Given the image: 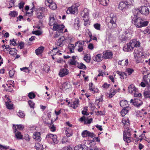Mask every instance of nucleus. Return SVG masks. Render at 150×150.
<instances>
[{
  "mask_svg": "<svg viewBox=\"0 0 150 150\" xmlns=\"http://www.w3.org/2000/svg\"><path fill=\"white\" fill-rule=\"evenodd\" d=\"M90 11L87 8H85V26L90 25L89 13Z\"/></svg>",
  "mask_w": 150,
  "mask_h": 150,
  "instance_id": "obj_11",
  "label": "nucleus"
},
{
  "mask_svg": "<svg viewBox=\"0 0 150 150\" xmlns=\"http://www.w3.org/2000/svg\"><path fill=\"white\" fill-rule=\"evenodd\" d=\"M57 21V20L55 19L53 16H51L49 18V24L50 26H54L56 23H57L56 22Z\"/></svg>",
  "mask_w": 150,
  "mask_h": 150,
  "instance_id": "obj_19",
  "label": "nucleus"
},
{
  "mask_svg": "<svg viewBox=\"0 0 150 150\" xmlns=\"http://www.w3.org/2000/svg\"><path fill=\"white\" fill-rule=\"evenodd\" d=\"M129 108V107H127L126 108L125 107L123 109L121 112V114L122 117L125 116L128 112L129 110L128 109Z\"/></svg>",
  "mask_w": 150,
  "mask_h": 150,
  "instance_id": "obj_26",
  "label": "nucleus"
},
{
  "mask_svg": "<svg viewBox=\"0 0 150 150\" xmlns=\"http://www.w3.org/2000/svg\"><path fill=\"white\" fill-rule=\"evenodd\" d=\"M64 27L63 25L59 24L57 23L53 26V29L54 30L60 31L62 33H63V29Z\"/></svg>",
  "mask_w": 150,
  "mask_h": 150,
  "instance_id": "obj_8",
  "label": "nucleus"
},
{
  "mask_svg": "<svg viewBox=\"0 0 150 150\" xmlns=\"http://www.w3.org/2000/svg\"><path fill=\"white\" fill-rule=\"evenodd\" d=\"M6 105L7 108L9 109H11L13 108V105L11 103L10 100L8 99L7 102H6Z\"/></svg>",
  "mask_w": 150,
  "mask_h": 150,
  "instance_id": "obj_27",
  "label": "nucleus"
},
{
  "mask_svg": "<svg viewBox=\"0 0 150 150\" xmlns=\"http://www.w3.org/2000/svg\"><path fill=\"white\" fill-rule=\"evenodd\" d=\"M103 57L105 59L111 58L113 56L112 52L109 51H106L103 53Z\"/></svg>",
  "mask_w": 150,
  "mask_h": 150,
  "instance_id": "obj_13",
  "label": "nucleus"
},
{
  "mask_svg": "<svg viewBox=\"0 0 150 150\" xmlns=\"http://www.w3.org/2000/svg\"><path fill=\"white\" fill-rule=\"evenodd\" d=\"M93 138L95 136L93 132H91L87 130H85V136Z\"/></svg>",
  "mask_w": 150,
  "mask_h": 150,
  "instance_id": "obj_33",
  "label": "nucleus"
},
{
  "mask_svg": "<svg viewBox=\"0 0 150 150\" xmlns=\"http://www.w3.org/2000/svg\"><path fill=\"white\" fill-rule=\"evenodd\" d=\"M8 51H9V54L11 55L16 54L17 53V50L15 48H10Z\"/></svg>",
  "mask_w": 150,
  "mask_h": 150,
  "instance_id": "obj_36",
  "label": "nucleus"
},
{
  "mask_svg": "<svg viewBox=\"0 0 150 150\" xmlns=\"http://www.w3.org/2000/svg\"><path fill=\"white\" fill-rule=\"evenodd\" d=\"M132 95H133L134 97H140L142 96L141 94L140 93H139L138 91V89L135 91Z\"/></svg>",
  "mask_w": 150,
  "mask_h": 150,
  "instance_id": "obj_47",
  "label": "nucleus"
},
{
  "mask_svg": "<svg viewBox=\"0 0 150 150\" xmlns=\"http://www.w3.org/2000/svg\"><path fill=\"white\" fill-rule=\"evenodd\" d=\"M40 134L39 132H36L34 134L33 138L38 141H40L41 140L40 137Z\"/></svg>",
  "mask_w": 150,
  "mask_h": 150,
  "instance_id": "obj_23",
  "label": "nucleus"
},
{
  "mask_svg": "<svg viewBox=\"0 0 150 150\" xmlns=\"http://www.w3.org/2000/svg\"><path fill=\"white\" fill-rule=\"evenodd\" d=\"M148 78H150V74H147L146 75H144L143 77V80L145 83H148Z\"/></svg>",
  "mask_w": 150,
  "mask_h": 150,
  "instance_id": "obj_35",
  "label": "nucleus"
},
{
  "mask_svg": "<svg viewBox=\"0 0 150 150\" xmlns=\"http://www.w3.org/2000/svg\"><path fill=\"white\" fill-rule=\"evenodd\" d=\"M74 45L73 44H69L68 45V48L69 50L70 51L71 53H73L74 52Z\"/></svg>",
  "mask_w": 150,
  "mask_h": 150,
  "instance_id": "obj_42",
  "label": "nucleus"
},
{
  "mask_svg": "<svg viewBox=\"0 0 150 150\" xmlns=\"http://www.w3.org/2000/svg\"><path fill=\"white\" fill-rule=\"evenodd\" d=\"M8 148V146H3L0 144V150H6Z\"/></svg>",
  "mask_w": 150,
  "mask_h": 150,
  "instance_id": "obj_61",
  "label": "nucleus"
},
{
  "mask_svg": "<svg viewBox=\"0 0 150 150\" xmlns=\"http://www.w3.org/2000/svg\"><path fill=\"white\" fill-rule=\"evenodd\" d=\"M79 100H77L73 102L72 104H71V107L75 109L79 105Z\"/></svg>",
  "mask_w": 150,
  "mask_h": 150,
  "instance_id": "obj_40",
  "label": "nucleus"
},
{
  "mask_svg": "<svg viewBox=\"0 0 150 150\" xmlns=\"http://www.w3.org/2000/svg\"><path fill=\"white\" fill-rule=\"evenodd\" d=\"M103 58V57L101 54H98L93 59L94 61L99 62L102 60Z\"/></svg>",
  "mask_w": 150,
  "mask_h": 150,
  "instance_id": "obj_25",
  "label": "nucleus"
},
{
  "mask_svg": "<svg viewBox=\"0 0 150 150\" xmlns=\"http://www.w3.org/2000/svg\"><path fill=\"white\" fill-rule=\"evenodd\" d=\"M129 4L126 1H122L119 4L118 8L122 11H125L127 8Z\"/></svg>",
  "mask_w": 150,
  "mask_h": 150,
  "instance_id": "obj_7",
  "label": "nucleus"
},
{
  "mask_svg": "<svg viewBox=\"0 0 150 150\" xmlns=\"http://www.w3.org/2000/svg\"><path fill=\"white\" fill-rule=\"evenodd\" d=\"M48 137H53L52 140L53 142L55 144H57L58 142V141L57 139V137L56 135H50L48 136Z\"/></svg>",
  "mask_w": 150,
  "mask_h": 150,
  "instance_id": "obj_30",
  "label": "nucleus"
},
{
  "mask_svg": "<svg viewBox=\"0 0 150 150\" xmlns=\"http://www.w3.org/2000/svg\"><path fill=\"white\" fill-rule=\"evenodd\" d=\"M149 23V22L147 21H144L143 20L142 22L141 28L146 26Z\"/></svg>",
  "mask_w": 150,
  "mask_h": 150,
  "instance_id": "obj_56",
  "label": "nucleus"
},
{
  "mask_svg": "<svg viewBox=\"0 0 150 150\" xmlns=\"http://www.w3.org/2000/svg\"><path fill=\"white\" fill-rule=\"evenodd\" d=\"M100 140L98 137H94L92 140H90L88 141V143L90 145V146L91 147L92 146L94 145L95 144V142H99Z\"/></svg>",
  "mask_w": 150,
  "mask_h": 150,
  "instance_id": "obj_17",
  "label": "nucleus"
},
{
  "mask_svg": "<svg viewBox=\"0 0 150 150\" xmlns=\"http://www.w3.org/2000/svg\"><path fill=\"white\" fill-rule=\"evenodd\" d=\"M116 73L120 76V78L122 79H124L127 76V74L124 72L117 71Z\"/></svg>",
  "mask_w": 150,
  "mask_h": 150,
  "instance_id": "obj_34",
  "label": "nucleus"
},
{
  "mask_svg": "<svg viewBox=\"0 0 150 150\" xmlns=\"http://www.w3.org/2000/svg\"><path fill=\"white\" fill-rule=\"evenodd\" d=\"M94 28L97 30H100V25L99 23H96L93 25Z\"/></svg>",
  "mask_w": 150,
  "mask_h": 150,
  "instance_id": "obj_48",
  "label": "nucleus"
},
{
  "mask_svg": "<svg viewBox=\"0 0 150 150\" xmlns=\"http://www.w3.org/2000/svg\"><path fill=\"white\" fill-rule=\"evenodd\" d=\"M44 15L42 13L40 12L38 13H37V17L38 18L41 19L43 18Z\"/></svg>",
  "mask_w": 150,
  "mask_h": 150,
  "instance_id": "obj_63",
  "label": "nucleus"
},
{
  "mask_svg": "<svg viewBox=\"0 0 150 150\" xmlns=\"http://www.w3.org/2000/svg\"><path fill=\"white\" fill-rule=\"evenodd\" d=\"M35 94L32 92L29 93L28 94V96L30 99H33L35 97Z\"/></svg>",
  "mask_w": 150,
  "mask_h": 150,
  "instance_id": "obj_54",
  "label": "nucleus"
},
{
  "mask_svg": "<svg viewBox=\"0 0 150 150\" xmlns=\"http://www.w3.org/2000/svg\"><path fill=\"white\" fill-rule=\"evenodd\" d=\"M127 104V101L125 100H122L120 102V105L122 107L126 108Z\"/></svg>",
  "mask_w": 150,
  "mask_h": 150,
  "instance_id": "obj_28",
  "label": "nucleus"
},
{
  "mask_svg": "<svg viewBox=\"0 0 150 150\" xmlns=\"http://www.w3.org/2000/svg\"><path fill=\"white\" fill-rule=\"evenodd\" d=\"M117 92H118V90L117 91L114 89H112L109 94V98H111Z\"/></svg>",
  "mask_w": 150,
  "mask_h": 150,
  "instance_id": "obj_29",
  "label": "nucleus"
},
{
  "mask_svg": "<svg viewBox=\"0 0 150 150\" xmlns=\"http://www.w3.org/2000/svg\"><path fill=\"white\" fill-rule=\"evenodd\" d=\"M138 15L133 14L132 17V20L134 23L136 27L138 28H141L142 20L140 18L137 17Z\"/></svg>",
  "mask_w": 150,
  "mask_h": 150,
  "instance_id": "obj_4",
  "label": "nucleus"
},
{
  "mask_svg": "<svg viewBox=\"0 0 150 150\" xmlns=\"http://www.w3.org/2000/svg\"><path fill=\"white\" fill-rule=\"evenodd\" d=\"M69 73V71L67 69H62L59 71V75L61 77L63 76L67 75Z\"/></svg>",
  "mask_w": 150,
  "mask_h": 150,
  "instance_id": "obj_14",
  "label": "nucleus"
},
{
  "mask_svg": "<svg viewBox=\"0 0 150 150\" xmlns=\"http://www.w3.org/2000/svg\"><path fill=\"white\" fill-rule=\"evenodd\" d=\"M82 113L83 115L82 117L79 119V120L81 122H82L84 121V111L83 110L82 111Z\"/></svg>",
  "mask_w": 150,
  "mask_h": 150,
  "instance_id": "obj_59",
  "label": "nucleus"
},
{
  "mask_svg": "<svg viewBox=\"0 0 150 150\" xmlns=\"http://www.w3.org/2000/svg\"><path fill=\"white\" fill-rule=\"evenodd\" d=\"M134 53V56H136L138 57H141L143 55L142 51L141 49H135Z\"/></svg>",
  "mask_w": 150,
  "mask_h": 150,
  "instance_id": "obj_18",
  "label": "nucleus"
},
{
  "mask_svg": "<svg viewBox=\"0 0 150 150\" xmlns=\"http://www.w3.org/2000/svg\"><path fill=\"white\" fill-rule=\"evenodd\" d=\"M149 94L150 91H145L144 93V95L146 97H149Z\"/></svg>",
  "mask_w": 150,
  "mask_h": 150,
  "instance_id": "obj_64",
  "label": "nucleus"
},
{
  "mask_svg": "<svg viewBox=\"0 0 150 150\" xmlns=\"http://www.w3.org/2000/svg\"><path fill=\"white\" fill-rule=\"evenodd\" d=\"M15 73V70L13 69H12L11 70H10L9 72V74L10 77H12L13 76Z\"/></svg>",
  "mask_w": 150,
  "mask_h": 150,
  "instance_id": "obj_62",
  "label": "nucleus"
},
{
  "mask_svg": "<svg viewBox=\"0 0 150 150\" xmlns=\"http://www.w3.org/2000/svg\"><path fill=\"white\" fill-rule=\"evenodd\" d=\"M50 69V67L47 65H45L43 68V70L46 73H47Z\"/></svg>",
  "mask_w": 150,
  "mask_h": 150,
  "instance_id": "obj_50",
  "label": "nucleus"
},
{
  "mask_svg": "<svg viewBox=\"0 0 150 150\" xmlns=\"http://www.w3.org/2000/svg\"><path fill=\"white\" fill-rule=\"evenodd\" d=\"M130 103L133 105L137 107H139L143 104L142 101L141 100L137 98H135L134 100L131 99Z\"/></svg>",
  "mask_w": 150,
  "mask_h": 150,
  "instance_id": "obj_10",
  "label": "nucleus"
},
{
  "mask_svg": "<svg viewBox=\"0 0 150 150\" xmlns=\"http://www.w3.org/2000/svg\"><path fill=\"white\" fill-rule=\"evenodd\" d=\"M128 88L129 92L132 94H133L137 89L133 85L129 86Z\"/></svg>",
  "mask_w": 150,
  "mask_h": 150,
  "instance_id": "obj_21",
  "label": "nucleus"
},
{
  "mask_svg": "<svg viewBox=\"0 0 150 150\" xmlns=\"http://www.w3.org/2000/svg\"><path fill=\"white\" fill-rule=\"evenodd\" d=\"M130 130L127 129V130H125L123 132V139L124 141L126 142L125 144L128 145V143L130 142L131 140V135L130 132Z\"/></svg>",
  "mask_w": 150,
  "mask_h": 150,
  "instance_id": "obj_5",
  "label": "nucleus"
},
{
  "mask_svg": "<svg viewBox=\"0 0 150 150\" xmlns=\"http://www.w3.org/2000/svg\"><path fill=\"white\" fill-rule=\"evenodd\" d=\"M33 6L32 8L31 9V12L30 13V12H27V13H26V16H31L32 15V14H33L32 13H33V10L35 8L34 7V4H33Z\"/></svg>",
  "mask_w": 150,
  "mask_h": 150,
  "instance_id": "obj_53",
  "label": "nucleus"
},
{
  "mask_svg": "<svg viewBox=\"0 0 150 150\" xmlns=\"http://www.w3.org/2000/svg\"><path fill=\"white\" fill-rule=\"evenodd\" d=\"M125 71L128 74L130 75L132 73L134 70L128 68L126 69Z\"/></svg>",
  "mask_w": 150,
  "mask_h": 150,
  "instance_id": "obj_55",
  "label": "nucleus"
},
{
  "mask_svg": "<svg viewBox=\"0 0 150 150\" xmlns=\"http://www.w3.org/2000/svg\"><path fill=\"white\" fill-rule=\"evenodd\" d=\"M140 46V42L136 39H133L127 43L126 45L123 48V50L125 52H130L132 51L134 47L136 48Z\"/></svg>",
  "mask_w": 150,
  "mask_h": 150,
  "instance_id": "obj_1",
  "label": "nucleus"
},
{
  "mask_svg": "<svg viewBox=\"0 0 150 150\" xmlns=\"http://www.w3.org/2000/svg\"><path fill=\"white\" fill-rule=\"evenodd\" d=\"M35 147L37 149H43V145H41L39 143H37L36 144Z\"/></svg>",
  "mask_w": 150,
  "mask_h": 150,
  "instance_id": "obj_44",
  "label": "nucleus"
},
{
  "mask_svg": "<svg viewBox=\"0 0 150 150\" xmlns=\"http://www.w3.org/2000/svg\"><path fill=\"white\" fill-rule=\"evenodd\" d=\"M78 6L76 5H72L69 7L67 11V14H74L77 13L78 11Z\"/></svg>",
  "mask_w": 150,
  "mask_h": 150,
  "instance_id": "obj_9",
  "label": "nucleus"
},
{
  "mask_svg": "<svg viewBox=\"0 0 150 150\" xmlns=\"http://www.w3.org/2000/svg\"><path fill=\"white\" fill-rule=\"evenodd\" d=\"M20 70L21 71H24V72L27 73L29 72L30 71V70L28 69V68L26 67L21 68Z\"/></svg>",
  "mask_w": 150,
  "mask_h": 150,
  "instance_id": "obj_57",
  "label": "nucleus"
},
{
  "mask_svg": "<svg viewBox=\"0 0 150 150\" xmlns=\"http://www.w3.org/2000/svg\"><path fill=\"white\" fill-rule=\"evenodd\" d=\"M143 33L144 34H150V25L143 31Z\"/></svg>",
  "mask_w": 150,
  "mask_h": 150,
  "instance_id": "obj_39",
  "label": "nucleus"
},
{
  "mask_svg": "<svg viewBox=\"0 0 150 150\" xmlns=\"http://www.w3.org/2000/svg\"><path fill=\"white\" fill-rule=\"evenodd\" d=\"M13 128L16 137L18 139H22L23 138V136L21 134L20 132L17 131L15 125H13Z\"/></svg>",
  "mask_w": 150,
  "mask_h": 150,
  "instance_id": "obj_12",
  "label": "nucleus"
},
{
  "mask_svg": "<svg viewBox=\"0 0 150 150\" xmlns=\"http://www.w3.org/2000/svg\"><path fill=\"white\" fill-rule=\"evenodd\" d=\"M93 119L92 118H87L85 117V124H90L92 122Z\"/></svg>",
  "mask_w": 150,
  "mask_h": 150,
  "instance_id": "obj_46",
  "label": "nucleus"
},
{
  "mask_svg": "<svg viewBox=\"0 0 150 150\" xmlns=\"http://www.w3.org/2000/svg\"><path fill=\"white\" fill-rule=\"evenodd\" d=\"M82 45V43L79 41L77 42L75 44L76 46H78L79 48L78 50L79 52H81L83 50V48L80 45Z\"/></svg>",
  "mask_w": 150,
  "mask_h": 150,
  "instance_id": "obj_31",
  "label": "nucleus"
},
{
  "mask_svg": "<svg viewBox=\"0 0 150 150\" xmlns=\"http://www.w3.org/2000/svg\"><path fill=\"white\" fill-rule=\"evenodd\" d=\"M134 58L137 63H139V62H142L141 57H138L136 56H134Z\"/></svg>",
  "mask_w": 150,
  "mask_h": 150,
  "instance_id": "obj_52",
  "label": "nucleus"
},
{
  "mask_svg": "<svg viewBox=\"0 0 150 150\" xmlns=\"http://www.w3.org/2000/svg\"><path fill=\"white\" fill-rule=\"evenodd\" d=\"M52 10H55L57 8L56 4L55 3H52L51 4H49L47 6Z\"/></svg>",
  "mask_w": 150,
  "mask_h": 150,
  "instance_id": "obj_37",
  "label": "nucleus"
},
{
  "mask_svg": "<svg viewBox=\"0 0 150 150\" xmlns=\"http://www.w3.org/2000/svg\"><path fill=\"white\" fill-rule=\"evenodd\" d=\"M65 40V38L63 36L60 37L57 42L56 45L58 46L62 47L63 45V43Z\"/></svg>",
  "mask_w": 150,
  "mask_h": 150,
  "instance_id": "obj_16",
  "label": "nucleus"
},
{
  "mask_svg": "<svg viewBox=\"0 0 150 150\" xmlns=\"http://www.w3.org/2000/svg\"><path fill=\"white\" fill-rule=\"evenodd\" d=\"M62 143L63 144L66 142H69V140L67 137H63L62 139Z\"/></svg>",
  "mask_w": 150,
  "mask_h": 150,
  "instance_id": "obj_58",
  "label": "nucleus"
},
{
  "mask_svg": "<svg viewBox=\"0 0 150 150\" xmlns=\"http://www.w3.org/2000/svg\"><path fill=\"white\" fill-rule=\"evenodd\" d=\"M128 63V59H126L125 61L124 60H119L118 62V64L121 66H126L127 65Z\"/></svg>",
  "mask_w": 150,
  "mask_h": 150,
  "instance_id": "obj_22",
  "label": "nucleus"
},
{
  "mask_svg": "<svg viewBox=\"0 0 150 150\" xmlns=\"http://www.w3.org/2000/svg\"><path fill=\"white\" fill-rule=\"evenodd\" d=\"M77 62L74 59H70L69 62V64L71 65H74L75 66L76 65V64L77 63Z\"/></svg>",
  "mask_w": 150,
  "mask_h": 150,
  "instance_id": "obj_45",
  "label": "nucleus"
},
{
  "mask_svg": "<svg viewBox=\"0 0 150 150\" xmlns=\"http://www.w3.org/2000/svg\"><path fill=\"white\" fill-rule=\"evenodd\" d=\"M48 126L51 131L54 132L55 130V127L52 124H49Z\"/></svg>",
  "mask_w": 150,
  "mask_h": 150,
  "instance_id": "obj_49",
  "label": "nucleus"
},
{
  "mask_svg": "<svg viewBox=\"0 0 150 150\" xmlns=\"http://www.w3.org/2000/svg\"><path fill=\"white\" fill-rule=\"evenodd\" d=\"M17 115L20 117L22 118L23 117L25 116L24 114L21 110H19L18 112Z\"/></svg>",
  "mask_w": 150,
  "mask_h": 150,
  "instance_id": "obj_60",
  "label": "nucleus"
},
{
  "mask_svg": "<svg viewBox=\"0 0 150 150\" xmlns=\"http://www.w3.org/2000/svg\"><path fill=\"white\" fill-rule=\"evenodd\" d=\"M86 35H88L89 37L90 38L89 40H86V41H85L86 42L88 43L89 42H90L91 41L92 35L91 33L88 30H86Z\"/></svg>",
  "mask_w": 150,
  "mask_h": 150,
  "instance_id": "obj_32",
  "label": "nucleus"
},
{
  "mask_svg": "<svg viewBox=\"0 0 150 150\" xmlns=\"http://www.w3.org/2000/svg\"><path fill=\"white\" fill-rule=\"evenodd\" d=\"M122 123L125 127L129 125V118L127 117H124L122 120Z\"/></svg>",
  "mask_w": 150,
  "mask_h": 150,
  "instance_id": "obj_20",
  "label": "nucleus"
},
{
  "mask_svg": "<svg viewBox=\"0 0 150 150\" xmlns=\"http://www.w3.org/2000/svg\"><path fill=\"white\" fill-rule=\"evenodd\" d=\"M108 0H100L99 1L100 2L101 4L104 6H106L108 4Z\"/></svg>",
  "mask_w": 150,
  "mask_h": 150,
  "instance_id": "obj_51",
  "label": "nucleus"
},
{
  "mask_svg": "<svg viewBox=\"0 0 150 150\" xmlns=\"http://www.w3.org/2000/svg\"><path fill=\"white\" fill-rule=\"evenodd\" d=\"M131 36V35L130 33L128 31H125L119 36V38L121 41H123L130 39Z\"/></svg>",
  "mask_w": 150,
  "mask_h": 150,
  "instance_id": "obj_6",
  "label": "nucleus"
},
{
  "mask_svg": "<svg viewBox=\"0 0 150 150\" xmlns=\"http://www.w3.org/2000/svg\"><path fill=\"white\" fill-rule=\"evenodd\" d=\"M133 14L138 15L139 13L145 15H148L149 13V8L146 6H143L141 7L139 9H134L132 10Z\"/></svg>",
  "mask_w": 150,
  "mask_h": 150,
  "instance_id": "obj_2",
  "label": "nucleus"
},
{
  "mask_svg": "<svg viewBox=\"0 0 150 150\" xmlns=\"http://www.w3.org/2000/svg\"><path fill=\"white\" fill-rule=\"evenodd\" d=\"M84 145L82 144L79 145L74 147V150H84Z\"/></svg>",
  "mask_w": 150,
  "mask_h": 150,
  "instance_id": "obj_38",
  "label": "nucleus"
},
{
  "mask_svg": "<svg viewBox=\"0 0 150 150\" xmlns=\"http://www.w3.org/2000/svg\"><path fill=\"white\" fill-rule=\"evenodd\" d=\"M91 59V57L89 54L85 55V61L87 63L90 62Z\"/></svg>",
  "mask_w": 150,
  "mask_h": 150,
  "instance_id": "obj_41",
  "label": "nucleus"
},
{
  "mask_svg": "<svg viewBox=\"0 0 150 150\" xmlns=\"http://www.w3.org/2000/svg\"><path fill=\"white\" fill-rule=\"evenodd\" d=\"M44 49V47L42 46H41L38 47L35 50V52L37 55L41 54Z\"/></svg>",
  "mask_w": 150,
  "mask_h": 150,
  "instance_id": "obj_24",
  "label": "nucleus"
},
{
  "mask_svg": "<svg viewBox=\"0 0 150 150\" xmlns=\"http://www.w3.org/2000/svg\"><path fill=\"white\" fill-rule=\"evenodd\" d=\"M89 89L94 94L95 93H98L99 91L98 89L97 88H95L94 86L93 83H90L89 84Z\"/></svg>",
  "mask_w": 150,
  "mask_h": 150,
  "instance_id": "obj_15",
  "label": "nucleus"
},
{
  "mask_svg": "<svg viewBox=\"0 0 150 150\" xmlns=\"http://www.w3.org/2000/svg\"><path fill=\"white\" fill-rule=\"evenodd\" d=\"M110 21L108 23V26L109 28H114L116 27V21L117 18L116 15L113 13L110 14L109 19Z\"/></svg>",
  "mask_w": 150,
  "mask_h": 150,
  "instance_id": "obj_3",
  "label": "nucleus"
},
{
  "mask_svg": "<svg viewBox=\"0 0 150 150\" xmlns=\"http://www.w3.org/2000/svg\"><path fill=\"white\" fill-rule=\"evenodd\" d=\"M76 66L80 69H83L84 67V65L83 63H79V62H77L76 64Z\"/></svg>",
  "mask_w": 150,
  "mask_h": 150,
  "instance_id": "obj_43",
  "label": "nucleus"
}]
</instances>
